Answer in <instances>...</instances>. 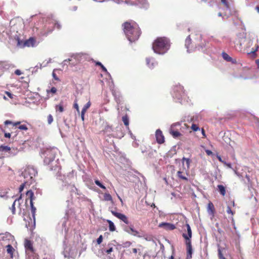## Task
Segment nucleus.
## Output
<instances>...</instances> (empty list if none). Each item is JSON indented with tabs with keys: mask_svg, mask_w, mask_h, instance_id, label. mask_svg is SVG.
<instances>
[{
	"mask_svg": "<svg viewBox=\"0 0 259 259\" xmlns=\"http://www.w3.org/2000/svg\"><path fill=\"white\" fill-rule=\"evenodd\" d=\"M6 94L10 98L13 99V95L11 93L9 92H6Z\"/></svg>",
	"mask_w": 259,
	"mask_h": 259,
	"instance_id": "nucleus-51",
	"label": "nucleus"
},
{
	"mask_svg": "<svg viewBox=\"0 0 259 259\" xmlns=\"http://www.w3.org/2000/svg\"><path fill=\"white\" fill-rule=\"evenodd\" d=\"M124 230L125 232L133 236H137L140 238L143 237V236L141 235L140 233L138 231L134 229L133 226L126 227L124 228Z\"/></svg>",
	"mask_w": 259,
	"mask_h": 259,
	"instance_id": "nucleus-8",
	"label": "nucleus"
},
{
	"mask_svg": "<svg viewBox=\"0 0 259 259\" xmlns=\"http://www.w3.org/2000/svg\"><path fill=\"white\" fill-rule=\"evenodd\" d=\"M223 58L226 61L228 62H232V59L231 57H230L227 53L223 52L222 53Z\"/></svg>",
	"mask_w": 259,
	"mask_h": 259,
	"instance_id": "nucleus-25",
	"label": "nucleus"
},
{
	"mask_svg": "<svg viewBox=\"0 0 259 259\" xmlns=\"http://www.w3.org/2000/svg\"><path fill=\"white\" fill-rule=\"evenodd\" d=\"M74 108H75L76 109L77 111L78 112V113H79V106H78V105L77 104V101L76 99H75V100L74 101Z\"/></svg>",
	"mask_w": 259,
	"mask_h": 259,
	"instance_id": "nucleus-40",
	"label": "nucleus"
},
{
	"mask_svg": "<svg viewBox=\"0 0 259 259\" xmlns=\"http://www.w3.org/2000/svg\"><path fill=\"white\" fill-rule=\"evenodd\" d=\"M95 183L97 186H98L102 189H103L105 190L106 189V187L103 185H102V184L99 180H96L95 181Z\"/></svg>",
	"mask_w": 259,
	"mask_h": 259,
	"instance_id": "nucleus-31",
	"label": "nucleus"
},
{
	"mask_svg": "<svg viewBox=\"0 0 259 259\" xmlns=\"http://www.w3.org/2000/svg\"><path fill=\"white\" fill-rule=\"evenodd\" d=\"M258 49V45L256 44L255 48L254 49L253 48H252L251 51L248 54H251L253 56H255L256 55L255 52L257 51Z\"/></svg>",
	"mask_w": 259,
	"mask_h": 259,
	"instance_id": "nucleus-33",
	"label": "nucleus"
},
{
	"mask_svg": "<svg viewBox=\"0 0 259 259\" xmlns=\"http://www.w3.org/2000/svg\"><path fill=\"white\" fill-rule=\"evenodd\" d=\"M53 121V117L51 114H49L48 116V123L51 124Z\"/></svg>",
	"mask_w": 259,
	"mask_h": 259,
	"instance_id": "nucleus-38",
	"label": "nucleus"
},
{
	"mask_svg": "<svg viewBox=\"0 0 259 259\" xmlns=\"http://www.w3.org/2000/svg\"><path fill=\"white\" fill-rule=\"evenodd\" d=\"M15 73L17 75H20L22 74V72L20 70L17 69L15 70Z\"/></svg>",
	"mask_w": 259,
	"mask_h": 259,
	"instance_id": "nucleus-57",
	"label": "nucleus"
},
{
	"mask_svg": "<svg viewBox=\"0 0 259 259\" xmlns=\"http://www.w3.org/2000/svg\"><path fill=\"white\" fill-rule=\"evenodd\" d=\"M217 157L220 162H221L222 163L223 162L224 160L222 159L221 156L217 155Z\"/></svg>",
	"mask_w": 259,
	"mask_h": 259,
	"instance_id": "nucleus-61",
	"label": "nucleus"
},
{
	"mask_svg": "<svg viewBox=\"0 0 259 259\" xmlns=\"http://www.w3.org/2000/svg\"><path fill=\"white\" fill-rule=\"evenodd\" d=\"M233 171H234V173L235 175L240 179H243V176L240 174L239 172H238L236 169H233Z\"/></svg>",
	"mask_w": 259,
	"mask_h": 259,
	"instance_id": "nucleus-42",
	"label": "nucleus"
},
{
	"mask_svg": "<svg viewBox=\"0 0 259 259\" xmlns=\"http://www.w3.org/2000/svg\"><path fill=\"white\" fill-rule=\"evenodd\" d=\"M91 105V103L90 101H89L85 105H84L83 108L82 109L81 112L85 113L87 110L90 107Z\"/></svg>",
	"mask_w": 259,
	"mask_h": 259,
	"instance_id": "nucleus-28",
	"label": "nucleus"
},
{
	"mask_svg": "<svg viewBox=\"0 0 259 259\" xmlns=\"http://www.w3.org/2000/svg\"><path fill=\"white\" fill-rule=\"evenodd\" d=\"M56 92H57V89L55 87H52L50 90H47V93L48 94H49L50 93L54 94Z\"/></svg>",
	"mask_w": 259,
	"mask_h": 259,
	"instance_id": "nucleus-34",
	"label": "nucleus"
},
{
	"mask_svg": "<svg viewBox=\"0 0 259 259\" xmlns=\"http://www.w3.org/2000/svg\"><path fill=\"white\" fill-rule=\"evenodd\" d=\"M37 174L36 170L32 167H27L22 173V176L25 179V183L30 185L34 181V178Z\"/></svg>",
	"mask_w": 259,
	"mask_h": 259,
	"instance_id": "nucleus-3",
	"label": "nucleus"
},
{
	"mask_svg": "<svg viewBox=\"0 0 259 259\" xmlns=\"http://www.w3.org/2000/svg\"><path fill=\"white\" fill-rule=\"evenodd\" d=\"M27 259H38L36 255H32L31 256H27Z\"/></svg>",
	"mask_w": 259,
	"mask_h": 259,
	"instance_id": "nucleus-56",
	"label": "nucleus"
},
{
	"mask_svg": "<svg viewBox=\"0 0 259 259\" xmlns=\"http://www.w3.org/2000/svg\"><path fill=\"white\" fill-rule=\"evenodd\" d=\"M55 109L56 112H63L64 111V108L62 104L60 103L59 105H56Z\"/></svg>",
	"mask_w": 259,
	"mask_h": 259,
	"instance_id": "nucleus-24",
	"label": "nucleus"
},
{
	"mask_svg": "<svg viewBox=\"0 0 259 259\" xmlns=\"http://www.w3.org/2000/svg\"><path fill=\"white\" fill-rule=\"evenodd\" d=\"M221 2L226 7H228L227 0H221Z\"/></svg>",
	"mask_w": 259,
	"mask_h": 259,
	"instance_id": "nucleus-54",
	"label": "nucleus"
},
{
	"mask_svg": "<svg viewBox=\"0 0 259 259\" xmlns=\"http://www.w3.org/2000/svg\"><path fill=\"white\" fill-rule=\"evenodd\" d=\"M22 197H21V195L18 198H16L15 201H14L13 204H12V206L11 208V209L12 210V213L14 214L15 213V211H16V209H15V204H16V203L18 201V204L20 205V203H19V201L21 199Z\"/></svg>",
	"mask_w": 259,
	"mask_h": 259,
	"instance_id": "nucleus-18",
	"label": "nucleus"
},
{
	"mask_svg": "<svg viewBox=\"0 0 259 259\" xmlns=\"http://www.w3.org/2000/svg\"><path fill=\"white\" fill-rule=\"evenodd\" d=\"M24 245L27 255L31 256L34 255L33 248L31 241L28 240H26L25 241Z\"/></svg>",
	"mask_w": 259,
	"mask_h": 259,
	"instance_id": "nucleus-7",
	"label": "nucleus"
},
{
	"mask_svg": "<svg viewBox=\"0 0 259 259\" xmlns=\"http://www.w3.org/2000/svg\"><path fill=\"white\" fill-rule=\"evenodd\" d=\"M111 126H108H108H107L106 127V128H105V131H106V132H108V131H109V132L110 130H111Z\"/></svg>",
	"mask_w": 259,
	"mask_h": 259,
	"instance_id": "nucleus-63",
	"label": "nucleus"
},
{
	"mask_svg": "<svg viewBox=\"0 0 259 259\" xmlns=\"http://www.w3.org/2000/svg\"><path fill=\"white\" fill-rule=\"evenodd\" d=\"M191 128L194 131H197L198 130H199V127L196 124H193L192 125Z\"/></svg>",
	"mask_w": 259,
	"mask_h": 259,
	"instance_id": "nucleus-45",
	"label": "nucleus"
},
{
	"mask_svg": "<svg viewBox=\"0 0 259 259\" xmlns=\"http://www.w3.org/2000/svg\"><path fill=\"white\" fill-rule=\"evenodd\" d=\"M155 137L157 142L159 144H162L164 142V137L161 131L157 130L156 131Z\"/></svg>",
	"mask_w": 259,
	"mask_h": 259,
	"instance_id": "nucleus-13",
	"label": "nucleus"
},
{
	"mask_svg": "<svg viewBox=\"0 0 259 259\" xmlns=\"http://www.w3.org/2000/svg\"><path fill=\"white\" fill-rule=\"evenodd\" d=\"M178 177L184 180L188 181V178L186 176H187V174H185L183 171L180 170L178 171L177 172Z\"/></svg>",
	"mask_w": 259,
	"mask_h": 259,
	"instance_id": "nucleus-19",
	"label": "nucleus"
},
{
	"mask_svg": "<svg viewBox=\"0 0 259 259\" xmlns=\"http://www.w3.org/2000/svg\"><path fill=\"white\" fill-rule=\"evenodd\" d=\"M213 205L212 203L211 202L209 203L208 204V207H207L208 210H211L212 211V209L213 208Z\"/></svg>",
	"mask_w": 259,
	"mask_h": 259,
	"instance_id": "nucleus-50",
	"label": "nucleus"
},
{
	"mask_svg": "<svg viewBox=\"0 0 259 259\" xmlns=\"http://www.w3.org/2000/svg\"><path fill=\"white\" fill-rule=\"evenodd\" d=\"M18 128L21 130H24V131H27L28 130V127L26 124L20 125L18 126Z\"/></svg>",
	"mask_w": 259,
	"mask_h": 259,
	"instance_id": "nucleus-39",
	"label": "nucleus"
},
{
	"mask_svg": "<svg viewBox=\"0 0 259 259\" xmlns=\"http://www.w3.org/2000/svg\"><path fill=\"white\" fill-rule=\"evenodd\" d=\"M233 171H234V173L235 175L240 179H243V176L240 174L239 172H238L236 169H233Z\"/></svg>",
	"mask_w": 259,
	"mask_h": 259,
	"instance_id": "nucleus-43",
	"label": "nucleus"
},
{
	"mask_svg": "<svg viewBox=\"0 0 259 259\" xmlns=\"http://www.w3.org/2000/svg\"><path fill=\"white\" fill-rule=\"evenodd\" d=\"M177 125H180V123L177 122V123L172 124L171 125V128H170V132H169L170 134L173 136L174 138H178V137H179L181 135V134L180 133V132H179L178 131H174L172 129V128H174L175 126H176Z\"/></svg>",
	"mask_w": 259,
	"mask_h": 259,
	"instance_id": "nucleus-15",
	"label": "nucleus"
},
{
	"mask_svg": "<svg viewBox=\"0 0 259 259\" xmlns=\"http://www.w3.org/2000/svg\"><path fill=\"white\" fill-rule=\"evenodd\" d=\"M11 148L8 146H1L0 151L2 152H8L9 153Z\"/></svg>",
	"mask_w": 259,
	"mask_h": 259,
	"instance_id": "nucleus-22",
	"label": "nucleus"
},
{
	"mask_svg": "<svg viewBox=\"0 0 259 259\" xmlns=\"http://www.w3.org/2000/svg\"><path fill=\"white\" fill-rule=\"evenodd\" d=\"M183 90V88L180 85L176 87L174 89V97L178 98V100H180L182 98L184 95V92Z\"/></svg>",
	"mask_w": 259,
	"mask_h": 259,
	"instance_id": "nucleus-5",
	"label": "nucleus"
},
{
	"mask_svg": "<svg viewBox=\"0 0 259 259\" xmlns=\"http://www.w3.org/2000/svg\"><path fill=\"white\" fill-rule=\"evenodd\" d=\"M84 112H81V117L82 121H84Z\"/></svg>",
	"mask_w": 259,
	"mask_h": 259,
	"instance_id": "nucleus-58",
	"label": "nucleus"
},
{
	"mask_svg": "<svg viewBox=\"0 0 259 259\" xmlns=\"http://www.w3.org/2000/svg\"><path fill=\"white\" fill-rule=\"evenodd\" d=\"M111 213L113 215H114L118 219L121 220L125 224H128L129 223L127 218L126 217V216L125 215H124L122 213L117 212L113 210L111 211Z\"/></svg>",
	"mask_w": 259,
	"mask_h": 259,
	"instance_id": "nucleus-9",
	"label": "nucleus"
},
{
	"mask_svg": "<svg viewBox=\"0 0 259 259\" xmlns=\"http://www.w3.org/2000/svg\"><path fill=\"white\" fill-rule=\"evenodd\" d=\"M35 44V40L33 38H30L24 42V46L26 47H33Z\"/></svg>",
	"mask_w": 259,
	"mask_h": 259,
	"instance_id": "nucleus-17",
	"label": "nucleus"
},
{
	"mask_svg": "<svg viewBox=\"0 0 259 259\" xmlns=\"http://www.w3.org/2000/svg\"><path fill=\"white\" fill-rule=\"evenodd\" d=\"M186 227H187L188 234H183V236L186 239V241H188V240L191 241L190 239L192 237V232H191V228H190V226H189V225H188V224L186 225Z\"/></svg>",
	"mask_w": 259,
	"mask_h": 259,
	"instance_id": "nucleus-16",
	"label": "nucleus"
},
{
	"mask_svg": "<svg viewBox=\"0 0 259 259\" xmlns=\"http://www.w3.org/2000/svg\"><path fill=\"white\" fill-rule=\"evenodd\" d=\"M54 26L55 27L57 28L58 29H60L61 28V25L58 22L55 23Z\"/></svg>",
	"mask_w": 259,
	"mask_h": 259,
	"instance_id": "nucleus-53",
	"label": "nucleus"
},
{
	"mask_svg": "<svg viewBox=\"0 0 259 259\" xmlns=\"http://www.w3.org/2000/svg\"><path fill=\"white\" fill-rule=\"evenodd\" d=\"M158 227L166 230H173L176 228L175 225L168 223H161L159 224Z\"/></svg>",
	"mask_w": 259,
	"mask_h": 259,
	"instance_id": "nucleus-12",
	"label": "nucleus"
},
{
	"mask_svg": "<svg viewBox=\"0 0 259 259\" xmlns=\"http://www.w3.org/2000/svg\"><path fill=\"white\" fill-rule=\"evenodd\" d=\"M122 120L125 125L128 126L129 124L128 118L126 115L122 117Z\"/></svg>",
	"mask_w": 259,
	"mask_h": 259,
	"instance_id": "nucleus-30",
	"label": "nucleus"
},
{
	"mask_svg": "<svg viewBox=\"0 0 259 259\" xmlns=\"http://www.w3.org/2000/svg\"><path fill=\"white\" fill-rule=\"evenodd\" d=\"M104 199L106 201H112V196H111L110 194H109L108 193H105L104 195Z\"/></svg>",
	"mask_w": 259,
	"mask_h": 259,
	"instance_id": "nucleus-29",
	"label": "nucleus"
},
{
	"mask_svg": "<svg viewBox=\"0 0 259 259\" xmlns=\"http://www.w3.org/2000/svg\"><path fill=\"white\" fill-rule=\"evenodd\" d=\"M27 196L30 199V203L31 206V210L32 216L33 218L34 222H35V214L36 211V208L34 206L32 202V197L33 196V193L31 190H29L26 193Z\"/></svg>",
	"mask_w": 259,
	"mask_h": 259,
	"instance_id": "nucleus-6",
	"label": "nucleus"
},
{
	"mask_svg": "<svg viewBox=\"0 0 259 259\" xmlns=\"http://www.w3.org/2000/svg\"><path fill=\"white\" fill-rule=\"evenodd\" d=\"M138 3L141 5V7L143 8H147L148 3L146 0H138Z\"/></svg>",
	"mask_w": 259,
	"mask_h": 259,
	"instance_id": "nucleus-23",
	"label": "nucleus"
},
{
	"mask_svg": "<svg viewBox=\"0 0 259 259\" xmlns=\"http://www.w3.org/2000/svg\"><path fill=\"white\" fill-rule=\"evenodd\" d=\"M5 137L6 138H10V137H11V134H10V133H5Z\"/></svg>",
	"mask_w": 259,
	"mask_h": 259,
	"instance_id": "nucleus-62",
	"label": "nucleus"
},
{
	"mask_svg": "<svg viewBox=\"0 0 259 259\" xmlns=\"http://www.w3.org/2000/svg\"><path fill=\"white\" fill-rule=\"evenodd\" d=\"M123 27L124 32L127 39L131 42H134L139 38L141 32L139 26L136 23L126 22L123 24Z\"/></svg>",
	"mask_w": 259,
	"mask_h": 259,
	"instance_id": "nucleus-1",
	"label": "nucleus"
},
{
	"mask_svg": "<svg viewBox=\"0 0 259 259\" xmlns=\"http://www.w3.org/2000/svg\"><path fill=\"white\" fill-rule=\"evenodd\" d=\"M13 250H14V248H13V247L11 245H8L7 246V251L8 253H9L10 254H12Z\"/></svg>",
	"mask_w": 259,
	"mask_h": 259,
	"instance_id": "nucleus-32",
	"label": "nucleus"
},
{
	"mask_svg": "<svg viewBox=\"0 0 259 259\" xmlns=\"http://www.w3.org/2000/svg\"><path fill=\"white\" fill-rule=\"evenodd\" d=\"M146 64L149 68L153 69L157 65L158 63L153 58H146Z\"/></svg>",
	"mask_w": 259,
	"mask_h": 259,
	"instance_id": "nucleus-14",
	"label": "nucleus"
},
{
	"mask_svg": "<svg viewBox=\"0 0 259 259\" xmlns=\"http://www.w3.org/2000/svg\"><path fill=\"white\" fill-rule=\"evenodd\" d=\"M185 161L186 162V164H187V168H189L190 163V159L184 157L182 159V162L184 163V162Z\"/></svg>",
	"mask_w": 259,
	"mask_h": 259,
	"instance_id": "nucleus-36",
	"label": "nucleus"
},
{
	"mask_svg": "<svg viewBox=\"0 0 259 259\" xmlns=\"http://www.w3.org/2000/svg\"><path fill=\"white\" fill-rule=\"evenodd\" d=\"M170 47L169 40L166 37L157 38L153 42L152 49L154 53L163 55L168 50Z\"/></svg>",
	"mask_w": 259,
	"mask_h": 259,
	"instance_id": "nucleus-2",
	"label": "nucleus"
},
{
	"mask_svg": "<svg viewBox=\"0 0 259 259\" xmlns=\"http://www.w3.org/2000/svg\"><path fill=\"white\" fill-rule=\"evenodd\" d=\"M218 255L220 259H226L222 253L221 249L220 247H219L218 248Z\"/></svg>",
	"mask_w": 259,
	"mask_h": 259,
	"instance_id": "nucleus-37",
	"label": "nucleus"
},
{
	"mask_svg": "<svg viewBox=\"0 0 259 259\" xmlns=\"http://www.w3.org/2000/svg\"><path fill=\"white\" fill-rule=\"evenodd\" d=\"M19 150L17 148L14 147L11 148V150L9 152L8 156H14L18 154Z\"/></svg>",
	"mask_w": 259,
	"mask_h": 259,
	"instance_id": "nucleus-20",
	"label": "nucleus"
},
{
	"mask_svg": "<svg viewBox=\"0 0 259 259\" xmlns=\"http://www.w3.org/2000/svg\"><path fill=\"white\" fill-rule=\"evenodd\" d=\"M56 69H54L53 70V73H52V75H53V78L56 80H59V78L56 76V74L55 73V71L56 70Z\"/></svg>",
	"mask_w": 259,
	"mask_h": 259,
	"instance_id": "nucleus-49",
	"label": "nucleus"
},
{
	"mask_svg": "<svg viewBox=\"0 0 259 259\" xmlns=\"http://www.w3.org/2000/svg\"><path fill=\"white\" fill-rule=\"evenodd\" d=\"M227 212L228 213H231V214H233V212H232V210H231V209L230 206H228L227 207Z\"/></svg>",
	"mask_w": 259,
	"mask_h": 259,
	"instance_id": "nucleus-55",
	"label": "nucleus"
},
{
	"mask_svg": "<svg viewBox=\"0 0 259 259\" xmlns=\"http://www.w3.org/2000/svg\"><path fill=\"white\" fill-rule=\"evenodd\" d=\"M191 41V39L190 38V36H188L185 40V47L187 49L188 52H190L188 46L190 44Z\"/></svg>",
	"mask_w": 259,
	"mask_h": 259,
	"instance_id": "nucleus-27",
	"label": "nucleus"
},
{
	"mask_svg": "<svg viewBox=\"0 0 259 259\" xmlns=\"http://www.w3.org/2000/svg\"><path fill=\"white\" fill-rule=\"evenodd\" d=\"M205 152L208 155H210L212 154V152L210 150H206L205 151Z\"/></svg>",
	"mask_w": 259,
	"mask_h": 259,
	"instance_id": "nucleus-59",
	"label": "nucleus"
},
{
	"mask_svg": "<svg viewBox=\"0 0 259 259\" xmlns=\"http://www.w3.org/2000/svg\"><path fill=\"white\" fill-rule=\"evenodd\" d=\"M70 61H71V59H68L65 60L62 62V65H63V66H65V65H67V63L69 62Z\"/></svg>",
	"mask_w": 259,
	"mask_h": 259,
	"instance_id": "nucleus-46",
	"label": "nucleus"
},
{
	"mask_svg": "<svg viewBox=\"0 0 259 259\" xmlns=\"http://www.w3.org/2000/svg\"><path fill=\"white\" fill-rule=\"evenodd\" d=\"M132 244V243L130 241H126L124 243H123L122 244V246L123 247H128L131 246V245Z\"/></svg>",
	"mask_w": 259,
	"mask_h": 259,
	"instance_id": "nucleus-41",
	"label": "nucleus"
},
{
	"mask_svg": "<svg viewBox=\"0 0 259 259\" xmlns=\"http://www.w3.org/2000/svg\"><path fill=\"white\" fill-rule=\"evenodd\" d=\"M115 243H116V241L113 240L111 241L110 243H108V245L105 247L103 250V253H106L107 254L110 253L113 251V248L115 245Z\"/></svg>",
	"mask_w": 259,
	"mask_h": 259,
	"instance_id": "nucleus-10",
	"label": "nucleus"
},
{
	"mask_svg": "<svg viewBox=\"0 0 259 259\" xmlns=\"http://www.w3.org/2000/svg\"><path fill=\"white\" fill-rule=\"evenodd\" d=\"M218 188L220 194L223 196H225L226 194V189L225 187L222 185H219L218 186Z\"/></svg>",
	"mask_w": 259,
	"mask_h": 259,
	"instance_id": "nucleus-21",
	"label": "nucleus"
},
{
	"mask_svg": "<svg viewBox=\"0 0 259 259\" xmlns=\"http://www.w3.org/2000/svg\"><path fill=\"white\" fill-rule=\"evenodd\" d=\"M58 152L57 148L47 149L42 153V156L44 157V163L50 164L55 159V155Z\"/></svg>",
	"mask_w": 259,
	"mask_h": 259,
	"instance_id": "nucleus-4",
	"label": "nucleus"
},
{
	"mask_svg": "<svg viewBox=\"0 0 259 259\" xmlns=\"http://www.w3.org/2000/svg\"><path fill=\"white\" fill-rule=\"evenodd\" d=\"M108 224H109V230L110 231H114L115 230V227L114 226V223L110 220L107 221Z\"/></svg>",
	"mask_w": 259,
	"mask_h": 259,
	"instance_id": "nucleus-26",
	"label": "nucleus"
},
{
	"mask_svg": "<svg viewBox=\"0 0 259 259\" xmlns=\"http://www.w3.org/2000/svg\"><path fill=\"white\" fill-rule=\"evenodd\" d=\"M25 184H27V183H25V182H24V183L20 185V186L19 187V192H21L23 190Z\"/></svg>",
	"mask_w": 259,
	"mask_h": 259,
	"instance_id": "nucleus-48",
	"label": "nucleus"
},
{
	"mask_svg": "<svg viewBox=\"0 0 259 259\" xmlns=\"http://www.w3.org/2000/svg\"><path fill=\"white\" fill-rule=\"evenodd\" d=\"M255 63L257 65L258 68H259V59H257L255 60Z\"/></svg>",
	"mask_w": 259,
	"mask_h": 259,
	"instance_id": "nucleus-64",
	"label": "nucleus"
},
{
	"mask_svg": "<svg viewBox=\"0 0 259 259\" xmlns=\"http://www.w3.org/2000/svg\"><path fill=\"white\" fill-rule=\"evenodd\" d=\"M4 123L5 125H8V124H13V122L9 120H6L5 121Z\"/></svg>",
	"mask_w": 259,
	"mask_h": 259,
	"instance_id": "nucleus-52",
	"label": "nucleus"
},
{
	"mask_svg": "<svg viewBox=\"0 0 259 259\" xmlns=\"http://www.w3.org/2000/svg\"><path fill=\"white\" fill-rule=\"evenodd\" d=\"M101 67L104 72L108 73L107 69L103 65H102V66Z\"/></svg>",
	"mask_w": 259,
	"mask_h": 259,
	"instance_id": "nucleus-60",
	"label": "nucleus"
},
{
	"mask_svg": "<svg viewBox=\"0 0 259 259\" xmlns=\"http://www.w3.org/2000/svg\"><path fill=\"white\" fill-rule=\"evenodd\" d=\"M233 171H234V173L235 175L240 179H243V176L240 174L239 172H238L236 169H233Z\"/></svg>",
	"mask_w": 259,
	"mask_h": 259,
	"instance_id": "nucleus-44",
	"label": "nucleus"
},
{
	"mask_svg": "<svg viewBox=\"0 0 259 259\" xmlns=\"http://www.w3.org/2000/svg\"><path fill=\"white\" fill-rule=\"evenodd\" d=\"M103 240V237L102 235H100L99 237L97 240V242L98 244H100Z\"/></svg>",
	"mask_w": 259,
	"mask_h": 259,
	"instance_id": "nucleus-47",
	"label": "nucleus"
},
{
	"mask_svg": "<svg viewBox=\"0 0 259 259\" xmlns=\"http://www.w3.org/2000/svg\"><path fill=\"white\" fill-rule=\"evenodd\" d=\"M186 244L187 247V258L186 259H191L192 255L193 253V249L191 245V241H186Z\"/></svg>",
	"mask_w": 259,
	"mask_h": 259,
	"instance_id": "nucleus-11",
	"label": "nucleus"
},
{
	"mask_svg": "<svg viewBox=\"0 0 259 259\" xmlns=\"http://www.w3.org/2000/svg\"><path fill=\"white\" fill-rule=\"evenodd\" d=\"M112 94L114 95V96L115 97V100H116V102L118 104H119L120 103V100L119 96H117L115 92H113Z\"/></svg>",
	"mask_w": 259,
	"mask_h": 259,
	"instance_id": "nucleus-35",
	"label": "nucleus"
}]
</instances>
